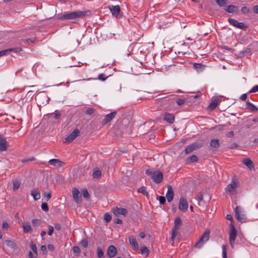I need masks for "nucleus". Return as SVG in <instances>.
Here are the masks:
<instances>
[{
    "instance_id": "nucleus-1",
    "label": "nucleus",
    "mask_w": 258,
    "mask_h": 258,
    "mask_svg": "<svg viewBox=\"0 0 258 258\" xmlns=\"http://www.w3.org/2000/svg\"><path fill=\"white\" fill-rule=\"evenodd\" d=\"M91 15L90 10L84 11H77L70 13H64L62 15L58 17L59 20H73L77 18H83Z\"/></svg>"
},
{
    "instance_id": "nucleus-2",
    "label": "nucleus",
    "mask_w": 258,
    "mask_h": 258,
    "mask_svg": "<svg viewBox=\"0 0 258 258\" xmlns=\"http://www.w3.org/2000/svg\"><path fill=\"white\" fill-rule=\"evenodd\" d=\"M210 237V230L207 229L205 230L202 236L200 237L199 240L195 243V247L196 248H201L205 242L207 241Z\"/></svg>"
},
{
    "instance_id": "nucleus-3",
    "label": "nucleus",
    "mask_w": 258,
    "mask_h": 258,
    "mask_svg": "<svg viewBox=\"0 0 258 258\" xmlns=\"http://www.w3.org/2000/svg\"><path fill=\"white\" fill-rule=\"evenodd\" d=\"M181 219L179 216L175 218L174 221V226L172 229L171 239L174 240V238L177 234V230L179 229L181 226Z\"/></svg>"
},
{
    "instance_id": "nucleus-4",
    "label": "nucleus",
    "mask_w": 258,
    "mask_h": 258,
    "mask_svg": "<svg viewBox=\"0 0 258 258\" xmlns=\"http://www.w3.org/2000/svg\"><path fill=\"white\" fill-rule=\"evenodd\" d=\"M204 145L202 143H194L190 144L185 149V154H188L191 153L193 151L201 148Z\"/></svg>"
},
{
    "instance_id": "nucleus-5",
    "label": "nucleus",
    "mask_w": 258,
    "mask_h": 258,
    "mask_svg": "<svg viewBox=\"0 0 258 258\" xmlns=\"http://www.w3.org/2000/svg\"><path fill=\"white\" fill-rule=\"evenodd\" d=\"M108 8L114 17L116 18H120L122 17V13L121 12L120 7L118 5L109 6Z\"/></svg>"
},
{
    "instance_id": "nucleus-6",
    "label": "nucleus",
    "mask_w": 258,
    "mask_h": 258,
    "mask_svg": "<svg viewBox=\"0 0 258 258\" xmlns=\"http://www.w3.org/2000/svg\"><path fill=\"white\" fill-rule=\"evenodd\" d=\"M237 232L236 229L233 223L230 224L229 231V242L231 245L234 243V241L236 238Z\"/></svg>"
},
{
    "instance_id": "nucleus-7",
    "label": "nucleus",
    "mask_w": 258,
    "mask_h": 258,
    "mask_svg": "<svg viewBox=\"0 0 258 258\" xmlns=\"http://www.w3.org/2000/svg\"><path fill=\"white\" fill-rule=\"evenodd\" d=\"M238 182V178L236 176L234 175L232 178L231 182L226 187V191L229 192L235 191Z\"/></svg>"
},
{
    "instance_id": "nucleus-8",
    "label": "nucleus",
    "mask_w": 258,
    "mask_h": 258,
    "mask_svg": "<svg viewBox=\"0 0 258 258\" xmlns=\"http://www.w3.org/2000/svg\"><path fill=\"white\" fill-rule=\"evenodd\" d=\"M80 131L78 128L75 129L73 132H72L68 136L65 138L64 143H70L74 141L76 137L79 136Z\"/></svg>"
},
{
    "instance_id": "nucleus-9",
    "label": "nucleus",
    "mask_w": 258,
    "mask_h": 258,
    "mask_svg": "<svg viewBox=\"0 0 258 258\" xmlns=\"http://www.w3.org/2000/svg\"><path fill=\"white\" fill-rule=\"evenodd\" d=\"M151 178L156 183H159L163 180V175L162 172L157 170L154 172Z\"/></svg>"
},
{
    "instance_id": "nucleus-10",
    "label": "nucleus",
    "mask_w": 258,
    "mask_h": 258,
    "mask_svg": "<svg viewBox=\"0 0 258 258\" xmlns=\"http://www.w3.org/2000/svg\"><path fill=\"white\" fill-rule=\"evenodd\" d=\"M228 22L231 25H233V26L236 28L242 30H245L247 28V26L243 23L239 22L237 20L233 18H229Z\"/></svg>"
},
{
    "instance_id": "nucleus-11",
    "label": "nucleus",
    "mask_w": 258,
    "mask_h": 258,
    "mask_svg": "<svg viewBox=\"0 0 258 258\" xmlns=\"http://www.w3.org/2000/svg\"><path fill=\"white\" fill-rule=\"evenodd\" d=\"M72 194L75 202L77 203H80L82 201V199L79 190L77 188L74 187L72 190Z\"/></svg>"
},
{
    "instance_id": "nucleus-12",
    "label": "nucleus",
    "mask_w": 258,
    "mask_h": 258,
    "mask_svg": "<svg viewBox=\"0 0 258 258\" xmlns=\"http://www.w3.org/2000/svg\"><path fill=\"white\" fill-rule=\"evenodd\" d=\"M187 207L188 204L187 201L183 197L180 198L178 205L179 209L182 212H185L187 209Z\"/></svg>"
},
{
    "instance_id": "nucleus-13",
    "label": "nucleus",
    "mask_w": 258,
    "mask_h": 258,
    "mask_svg": "<svg viewBox=\"0 0 258 258\" xmlns=\"http://www.w3.org/2000/svg\"><path fill=\"white\" fill-rule=\"evenodd\" d=\"M174 191L172 188V187L171 185H167V192L166 195V197L167 198L168 202H171L174 197Z\"/></svg>"
},
{
    "instance_id": "nucleus-14",
    "label": "nucleus",
    "mask_w": 258,
    "mask_h": 258,
    "mask_svg": "<svg viewBox=\"0 0 258 258\" xmlns=\"http://www.w3.org/2000/svg\"><path fill=\"white\" fill-rule=\"evenodd\" d=\"M113 213L116 216L119 214L126 216L127 214V210L125 208L116 207L113 210Z\"/></svg>"
},
{
    "instance_id": "nucleus-15",
    "label": "nucleus",
    "mask_w": 258,
    "mask_h": 258,
    "mask_svg": "<svg viewBox=\"0 0 258 258\" xmlns=\"http://www.w3.org/2000/svg\"><path fill=\"white\" fill-rule=\"evenodd\" d=\"M117 114L116 111H113L105 116L104 118L102 121V124L105 125L110 122L116 116Z\"/></svg>"
},
{
    "instance_id": "nucleus-16",
    "label": "nucleus",
    "mask_w": 258,
    "mask_h": 258,
    "mask_svg": "<svg viewBox=\"0 0 258 258\" xmlns=\"http://www.w3.org/2000/svg\"><path fill=\"white\" fill-rule=\"evenodd\" d=\"M50 165H53L55 167H61L64 165L65 163L59 159H53L48 161Z\"/></svg>"
},
{
    "instance_id": "nucleus-17",
    "label": "nucleus",
    "mask_w": 258,
    "mask_h": 258,
    "mask_svg": "<svg viewBox=\"0 0 258 258\" xmlns=\"http://www.w3.org/2000/svg\"><path fill=\"white\" fill-rule=\"evenodd\" d=\"M240 207L237 206L235 209V217L237 219L238 221H239L240 222H243L245 220L244 218V215L240 214Z\"/></svg>"
},
{
    "instance_id": "nucleus-18",
    "label": "nucleus",
    "mask_w": 258,
    "mask_h": 258,
    "mask_svg": "<svg viewBox=\"0 0 258 258\" xmlns=\"http://www.w3.org/2000/svg\"><path fill=\"white\" fill-rule=\"evenodd\" d=\"M8 145L6 139L0 135V151H5L7 150Z\"/></svg>"
},
{
    "instance_id": "nucleus-19",
    "label": "nucleus",
    "mask_w": 258,
    "mask_h": 258,
    "mask_svg": "<svg viewBox=\"0 0 258 258\" xmlns=\"http://www.w3.org/2000/svg\"><path fill=\"white\" fill-rule=\"evenodd\" d=\"M107 253L108 256L110 258L114 257L117 253L116 247L114 245H110L108 248Z\"/></svg>"
},
{
    "instance_id": "nucleus-20",
    "label": "nucleus",
    "mask_w": 258,
    "mask_h": 258,
    "mask_svg": "<svg viewBox=\"0 0 258 258\" xmlns=\"http://www.w3.org/2000/svg\"><path fill=\"white\" fill-rule=\"evenodd\" d=\"M242 163L249 169H254V166L251 160L248 158H245L243 160Z\"/></svg>"
},
{
    "instance_id": "nucleus-21",
    "label": "nucleus",
    "mask_w": 258,
    "mask_h": 258,
    "mask_svg": "<svg viewBox=\"0 0 258 258\" xmlns=\"http://www.w3.org/2000/svg\"><path fill=\"white\" fill-rule=\"evenodd\" d=\"M210 146L213 151L216 150L220 147L219 140L217 139H212L210 142Z\"/></svg>"
},
{
    "instance_id": "nucleus-22",
    "label": "nucleus",
    "mask_w": 258,
    "mask_h": 258,
    "mask_svg": "<svg viewBox=\"0 0 258 258\" xmlns=\"http://www.w3.org/2000/svg\"><path fill=\"white\" fill-rule=\"evenodd\" d=\"M221 102V99L219 98H216L213 100L209 105L208 108L213 110L216 108L218 104Z\"/></svg>"
},
{
    "instance_id": "nucleus-23",
    "label": "nucleus",
    "mask_w": 258,
    "mask_h": 258,
    "mask_svg": "<svg viewBox=\"0 0 258 258\" xmlns=\"http://www.w3.org/2000/svg\"><path fill=\"white\" fill-rule=\"evenodd\" d=\"M31 196L35 201L40 199V192L38 188H34L31 190Z\"/></svg>"
},
{
    "instance_id": "nucleus-24",
    "label": "nucleus",
    "mask_w": 258,
    "mask_h": 258,
    "mask_svg": "<svg viewBox=\"0 0 258 258\" xmlns=\"http://www.w3.org/2000/svg\"><path fill=\"white\" fill-rule=\"evenodd\" d=\"M164 120L169 123H172L174 121V116L173 114L166 113L164 115Z\"/></svg>"
},
{
    "instance_id": "nucleus-25",
    "label": "nucleus",
    "mask_w": 258,
    "mask_h": 258,
    "mask_svg": "<svg viewBox=\"0 0 258 258\" xmlns=\"http://www.w3.org/2000/svg\"><path fill=\"white\" fill-rule=\"evenodd\" d=\"M129 242L130 244L132 246V247L137 249L138 248V244L136 240V238L134 236H131L129 237Z\"/></svg>"
},
{
    "instance_id": "nucleus-26",
    "label": "nucleus",
    "mask_w": 258,
    "mask_h": 258,
    "mask_svg": "<svg viewBox=\"0 0 258 258\" xmlns=\"http://www.w3.org/2000/svg\"><path fill=\"white\" fill-rule=\"evenodd\" d=\"M101 176V171L98 168H95L94 169L92 176L93 178L98 179L100 178Z\"/></svg>"
},
{
    "instance_id": "nucleus-27",
    "label": "nucleus",
    "mask_w": 258,
    "mask_h": 258,
    "mask_svg": "<svg viewBox=\"0 0 258 258\" xmlns=\"http://www.w3.org/2000/svg\"><path fill=\"white\" fill-rule=\"evenodd\" d=\"M246 107L247 109L252 112H256L258 111V108L249 101L246 102Z\"/></svg>"
},
{
    "instance_id": "nucleus-28",
    "label": "nucleus",
    "mask_w": 258,
    "mask_h": 258,
    "mask_svg": "<svg viewBox=\"0 0 258 258\" xmlns=\"http://www.w3.org/2000/svg\"><path fill=\"white\" fill-rule=\"evenodd\" d=\"M23 228L25 233H31L32 231L31 226L29 223H23Z\"/></svg>"
},
{
    "instance_id": "nucleus-29",
    "label": "nucleus",
    "mask_w": 258,
    "mask_h": 258,
    "mask_svg": "<svg viewBox=\"0 0 258 258\" xmlns=\"http://www.w3.org/2000/svg\"><path fill=\"white\" fill-rule=\"evenodd\" d=\"M6 245L12 249H16L17 248V244L13 241L7 240L5 241Z\"/></svg>"
},
{
    "instance_id": "nucleus-30",
    "label": "nucleus",
    "mask_w": 258,
    "mask_h": 258,
    "mask_svg": "<svg viewBox=\"0 0 258 258\" xmlns=\"http://www.w3.org/2000/svg\"><path fill=\"white\" fill-rule=\"evenodd\" d=\"M237 9V8L232 5L228 6L226 8H225V10L226 12L228 13H233L236 11Z\"/></svg>"
},
{
    "instance_id": "nucleus-31",
    "label": "nucleus",
    "mask_w": 258,
    "mask_h": 258,
    "mask_svg": "<svg viewBox=\"0 0 258 258\" xmlns=\"http://www.w3.org/2000/svg\"><path fill=\"white\" fill-rule=\"evenodd\" d=\"M250 49L249 48H247L245 50L240 51L238 54L237 55L238 57H242L245 55L250 54Z\"/></svg>"
},
{
    "instance_id": "nucleus-32",
    "label": "nucleus",
    "mask_w": 258,
    "mask_h": 258,
    "mask_svg": "<svg viewBox=\"0 0 258 258\" xmlns=\"http://www.w3.org/2000/svg\"><path fill=\"white\" fill-rule=\"evenodd\" d=\"M138 191L139 192L143 194L144 195L146 196L147 197V198H149V194L146 191V186H143L140 187L138 189Z\"/></svg>"
},
{
    "instance_id": "nucleus-33",
    "label": "nucleus",
    "mask_w": 258,
    "mask_h": 258,
    "mask_svg": "<svg viewBox=\"0 0 258 258\" xmlns=\"http://www.w3.org/2000/svg\"><path fill=\"white\" fill-rule=\"evenodd\" d=\"M5 50H7V54H8L10 52H20L22 50V49L21 47H17V48H11V49H6Z\"/></svg>"
},
{
    "instance_id": "nucleus-34",
    "label": "nucleus",
    "mask_w": 258,
    "mask_h": 258,
    "mask_svg": "<svg viewBox=\"0 0 258 258\" xmlns=\"http://www.w3.org/2000/svg\"><path fill=\"white\" fill-rule=\"evenodd\" d=\"M43 196L44 199V200L46 201H48L49 200V199H50L51 197V192L50 191L49 192L45 191L43 194Z\"/></svg>"
},
{
    "instance_id": "nucleus-35",
    "label": "nucleus",
    "mask_w": 258,
    "mask_h": 258,
    "mask_svg": "<svg viewBox=\"0 0 258 258\" xmlns=\"http://www.w3.org/2000/svg\"><path fill=\"white\" fill-rule=\"evenodd\" d=\"M216 3L220 7L225 6L227 4V0H215Z\"/></svg>"
},
{
    "instance_id": "nucleus-36",
    "label": "nucleus",
    "mask_w": 258,
    "mask_h": 258,
    "mask_svg": "<svg viewBox=\"0 0 258 258\" xmlns=\"http://www.w3.org/2000/svg\"><path fill=\"white\" fill-rule=\"evenodd\" d=\"M141 250L142 253L144 254L145 255V256H147L148 255L149 250L146 246H144L142 247L141 248Z\"/></svg>"
},
{
    "instance_id": "nucleus-37",
    "label": "nucleus",
    "mask_w": 258,
    "mask_h": 258,
    "mask_svg": "<svg viewBox=\"0 0 258 258\" xmlns=\"http://www.w3.org/2000/svg\"><path fill=\"white\" fill-rule=\"evenodd\" d=\"M30 246L34 253L37 255V247L35 244L32 241L30 242Z\"/></svg>"
},
{
    "instance_id": "nucleus-38",
    "label": "nucleus",
    "mask_w": 258,
    "mask_h": 258,
    "mask_svg": "<svg viewBox=\"0 0 258 258\" xmlns=\"http://www.w3.org/2000/svg\"><path fill=\"white\" fill-rule=\"evenodd\" d=\"M32 223L34 226H39L41 224V221L40 220L38 219H33L32 221Z\"/></svg>"
},
{
    "instance_id": "nucleus-39",
    "label": "nucleus",
    "mask_w": 258,
    "mask_h": 258,
    "mask_svg": "<svg viewBox=\"0 0 258 258\" xmlns=\"http://www.w3.org/2000/svg\"><path fill=\"white\" fill-rule=\"evenodd\" d=\"M82 193L83 197L86 199L88 200L90 198L89 194L86 188H84L82 190Z\"/></svg>"
},
{
    "instance_id": "nucleus-40",
    "label": "nucleus",
    "mask_w": 258,
    "mask_h": 258,
    "mask_svg": "<svg viewBox=\"0 0 258 258\" xmlns=\"http://www.w3.org/2000/svg\"><path fill=\"white\" fill-rule=\"evenodd\" d=\"M97 254L98 257H102L104 255V252L101 247L97 248Z\"/></svg>"
},
{
    "instance_id": "nucleus-41",
    "label": "nucleus",
    "mask_w": 258,
    "mask_h": 258,
    "mask_svg": "<svg viewBox=\"0 0 258 258\" xmlns=\"http://www.w3.org/2000/svg\"><path fill=\"white\" fill-rule=\"evenodd\" d=\"M187 161L189 163L196 162L198 161V157L196 155H192L187 159Z\"/></svg>"
},
{
    "instance_id": "nucleus-42",
    "label": "nucleus",
    "mask_w": 258,
    "mask_h": 258,
    "mask_svg": "<svg viewBox=\"0 0 258 258\" xmlns=\"http://www.w3.org/2000/svg\"><path fill=\"white\" fill-rule=\"evenodd\" d=\"M20 183L19 181H18V180L14 181L13 182V190L14 191L17 190L20 187Z\"/></svg>"
},
{
    "instance_id": "nucleus-43",
    "label": "nucleus",
    "mask_w": 258,
    "mask_h": 258,
    "mask_svg": "<svg viewBox=\"0 0 258 258\" xmlns=\"http://www.w3.org/2000/svg\"><path fill=\"white\" fill-rule=\"evenodd\" d=\"M104 219L106 222L108 223L111 220V216L108 213H106L104 215Z\"/></svg>"
},
{
    "instance_id": "nucleus-44",
    "label": "nucleus",
    "mask_w": 258,
    "mask_h": 258,
    "mask_svg": "<svg viewBox=\"0 0 258 258\" xmlns=\"http://www.w3.org/2000/svg\"><path fill=\"white\" fill-rule=\"evenodd\" d=\"M95 109L93 108L88 107L87 108L86 113L87 115H92L94 113Z\"/></svg>"
},
{
    "instance_id": "nucleus-45",
    "label": "nucleus",
    "mask_w": 258,
    "mask_h": 258,
    "mask_svg": "<svg viewBox=\"0 0 258 258\" xmlns=\"http://www.w3.org/2000/svg\"><path fill=\"white\" fill-rule=\"evenodd\" d=\"M42 210L45 212H47L49 210L48 205L46 203H42L41 204Z\"/></svg>"
},
{
    "instance_id": "nucleus-46",
    "label": "nucleus",
    "mask_w": 258,
    "mask_h": 258,
    "mask_svg": "<svg viewBox=\"0 0 258 258\" xmlns=\"http://www.w3.org/2000/svg\"><path fill=\"white\" fill-rule=\"evenodd\" d=\"M222 256H223V258H227V252H226V246L225 245H223L222 246Z\"/></svg>"
},
{
    "instance_id": "nucleus-47",
    "label": "nucleus",
    "mask_w": 258,
    "mask_h": 258,
    "mask_svg": "<svg viewBox=\"0 0 258 258\" xmlns=\"http://www.w3.org/2000/svg\"><path fill=\"white\" fill-rule=\"evenodd\" d=\"M81 244L83 247L85 248L87 247L88 244V241L87 239H83L81 242Z\"/></svg>"
},
{
    "instance_id": "nucleus-48",
    "label": "nucleus",
    "mask_w": 258,
    "mask_h": 258,
    "mask_svg": "<svg viewBox=\"0 0 258 258\" xmlns=\"http://www.w3.org/2000/svg\"><path fill=\"white\" fill-rule=\"evenodd\" d=\"M185 102V99L182 98H178L176 100V103L178 105H181L183 104Z\"/></svg>"
},
{
    "instance_id": "nucleus-49",
    "label": "nucleus",
    "mask_w": 258,
    "mask_h": 258,
    "mask_svg": "<svg viewBox=\"0 0 258 258\" xmlns=\"http://www.w3.org/2000/svg\"><path fill=\"white\" fill-rule=\"evenodd\" d=\"M159 203L161 205H163L166 203V199L163 196H159L158 197Z\"/></svg>"
},
{
    "instance_id": "nucleus-50",
    "label": "nucleus",
    "mask_w": 258,
    "mask_h": 258,
    "mask_svg": "<svg viewBox=\"0 0 258 258\" xmlns=\"http://www.w3.org/2000/svg\"><path fill=\"white\" fill-rule=\"evenodd\" d=\"M48 235L49 236L52 235L53 231H54V228L53 226L51 225H48Z\"/></svg>"
},
{
    "instance_id": "nucleus-51",
    "label": "nucleus",
    "mask_w": 258,
    "mask_h": 258,
    "mask_svg": "<svg viewBox=\"0 0 258 258\" xmlns=\"http://www.w3.org/2000/svg\"><path fill=\"white\" fill-rule=\"evenodd\" d=\"M241 11L243 14H248L250 12L249 9L247 8L246 7H242L241 9Z\"/></svg>"
},
{
    "instance_id": "nucleus-52",
    "label": "nucleus",
    "mask_w": 258,
    "mask_h": 258,
    "mask_svg": "<svg viewBox=\"0 0 258 258\" xmlns=\"http://www.w3.org/2000/svg\"><path fill=\"white\" fill-rule=\"evenodd\" d=\"M107 77H105V75L103 74H99L98 77V79L102 81H105Z\"/></svg>"
},
{
    "instance_id": "nucleus-53",
    "label": "nucleus",
    "mask_w": 258,
    "mask_h": 258,
    "mask_svg": "<svg viewBox=\"0 0 258 258\" xmlns=\"http://www.w3.org/2000/svg\"><path fill=\"white\" fill-rule=\"evenodd\" d=\"M257 91H258V85L252 87V89L249 91V93H254Z\"/></svg>"
},
{
    "instance_id": "nucleus-54",
    "label": "nucleus",
    "mask_w": 258,
    "mask_h": 258,
    "mask_svg": "<svg viewBox=\"0 0 258 258\" xmlns=\"http://www.w3.org/2000/svg\"><path fill=\"white\" fill-rule=\"evenodd\" d=\"M73 251L74 253L79 254L80 252V248L79 246H75L73 247Z\"/></svg>"
},
{
    "instance_id": "nucleus-55",
    "label": "nucleus",
    "mask_w": 258,
    "mask_h": 258,
    "mask_svg": "<svg viewBox=\"0 0 258 258\" xmlns=\"http://www.w3.org/2000/svg\"><path fill=\"white\" fill-rule=\"evenodd\" d=\"M154 171H153L152 169H148L146 170V174H147L148 175H151V176L153 175V173H154Z\"/></svg>"
},
{
    "instance_id": "nucleus-56",
    "label": "nucleus",
    "mask_w": 258,
    "mask_h": 258,
    "mask_svg": "<svg viewBox=\"0 0 258 258\" xmlns=\"http://www.w3.org/2000/svg\"><path fill=\"white\" fill-rule=\"evenodd\" d=\"M2 227H3V228L4 229H8L9 227V225L8 224V223L6 222V221H4L3 222V225H2Z\"/></svg>"
},
{
    "instance_id": "nucleus-57",
    "label": "nucleus",
    "mask_w": 258,
    "mask_h": 258,
    "mask_svg": "<svg viewBox=\"0 0 258 258\" xmlns=\"http://www.w3.org/2000/svg\"><path fill=\"white\" fill-rule=\"evenodd\" d=\"M40 250L43 252V253H45L47 251L46 247L45 245H41L40 247Z\"/></svg>"
},
{
    "instance_id": "nucleus-58",
    "label": "nucleus",
    "mask_w": 258,
    "mask_h": 258,
    "mask_svg": "<svg viewBox=\"0 0 258 258\" xmlns=\"http://www.w3.org/2000/svg\"><path fill=\"white\" fill-rule=\"evenodd\" d=\"M113 221L115 223L118 224H121L122 223V220L119 218L114 219Z\"/></svg>"
},
{
    "instance_id": "nucleus-59",
    "label": "nucleus",
    "mask_w": 258,
    "mask_h": 258,
    "mask_svg": "<svg viewBox=\"0 0 258 258\" xmlns=\"http://www.w3.org/2000/svg\"><path fill=\"white\" fill-rule=\"evenodd\" d=\"M61 117V113L58 112H55L54 113V117L56 119H58L60 118Z\"/></svg>"
},
{
    "instance_id": "nucleus-60",
    "label": "nucleus",
    "mask_w": 258,
    "mask_h": 258,
    "mask_svg": "<svg viewBox=\"0 0 258 258\" xmlns=\"http://www.w3.org/2000/svg\"><path fill=\"white\" fill-rule=\"evenodd\" d=\"M226 219L227 220H228L231 221V223H232L233 219L232 216L230 214H227L226 215Z\"/></svg>"
},
{
    "instance_id": "nucleus-61",
    "label": "nucleus",
    "mask_w": 258,
    "mask_h": 258,
    "mask_svg": "<svg viewBox=\"0 0 258 258\" xmlns=\"http://www.w3.org/2000/svg\"><path fill=\"white\" fill-rule=\"evenodd\" d=\"M234 132L230 131L227 133L226 137L228 138H231L234 136Z\"/></svg>"
},
{
    "instance_id": "nucleus-62",
    "label": "nucleus",
    "mask_w": 258,
    "mask_h": 258,
    "mask_svg": "<svg viewBox=\"0 0 258 258\" xmlns=\"http://www.w3.org/2000/svg\"><path fill=\"white\" fill-rule=\"evenodd\" d=\"M36 40V38H31L29 39H27L26 41L28 43H30L31 42H34Z\"/></svg>"
},
{
    "instance_id": "nucleus-63",
    "label": "nucleus",
    "mask_w": 258,
    "mask_h": 258,
    "mask_svg": "<svg viewBox=\"0 0 258 258\" xmlns=\"http://www.w3.org/2000/svg\"><path fill=\"white\" fill-rule=\"evenodd\" d=\"M222 48H223V49L229 50L231 52H232L234 50V49H233L232 48L228 47L227 46H222Z\"/></svg>"
},
{
    "instance_id": "nucleus-64",
    "label": "nucleus",
    "mask_w": 258,
    "mask_h": 258,
    "mask_svg": "<svg viewBox=\"0 0 258 258\" xmlns=\"http://www.w3.org/2000/svg\"><path fill=\"white\" fill-rule=\"evenodd\" d=\"M253 10L255 13L258 14V5L254 6Z\"/></svg>"
}]
</instances>
